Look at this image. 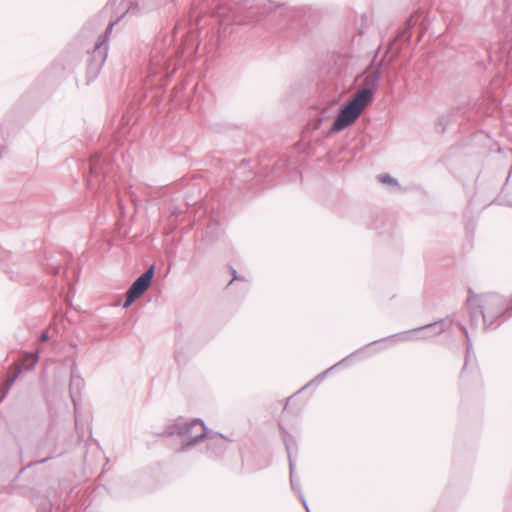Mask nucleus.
Instances as JSON below:
<instances>
[{
	"label": "nucleus",
	"mask_w": 512,
	"mask_h": 512,
	"mask_svg": "<svg viewBox=\"0 0 512 512\" xmlns=\"http://www.w3.org/2000/svg\"><path fill=\"white\" fill-rule=\"evenodd\" d=\"M460 329L462 330V332L464 333L465 338H466V356H465V363H464V368H463V371H464L468 365V362H469V359L471 356L472 342H471L467 328L463 325H460Z\"/></svg>",
	"instance_id": "9"
},
{
	"label": "nucleus",
	"mask_w": 512,
	"mask_h": 512,
	"mask_svg": "<svg viewBox=\"0 0 512 512\" xmlns=\"http://www.w3.org/2000/svg\"><path fill=\"white\" fill-rule=\"evenodd\" d=\"M368 95L366 92L356 93L338 113L331 127V132H339L353 124L363 109L369 104Z\"/></svg>",
	"instance_id": "2"
},
{
	"label": "nucleus",
	"mask_w": 512,
	"mask_h": 512,
	"mask_svg": "<svg viewBox=\"0 0 512 512\" xmlns=\"http://www.w3.org/2000/svg\"><path fill=\"white\" fill-rule=\"evenodd\" d=\"M347 360V358H344L342 359L340 362H338L336 365L332 366L331 368H329L328 370L324 371L322 374L318 375L317 378H322L324 377L331 369H333L334 367H336L337 365H340L342 364L343 362H345Z\"/></svg>",
	"instance_id": "18"
},
{
	"label": "nucleus",
	"mask_w": 512,
	"mask_h": 512,
	"mask_svg": "<svg viewBox=\"0 0 512 512\" xmlns=\"http://www.w3.org/2000/svg\"><path fill=\"white\" fill-rule=\"evenodd\" d=\"M300 499H301V502H302V504L304 505V507H305L306 511H307V512H311V511H310V509H309V507H308V505H307V502H306V500H305V498H304V495H303V494H300Z\"/></svg>",
	"instance_id": "23"
},
{
	"label": "nucleus",
	"mask_w": 512,
	"mask_h": 512,
	"mask_svg": "<svg viewBox=\"0 0 512 512\" xmlns=\"http://www.w3.org/2000/svg\"><path fill=\"white\" fill-rule=\"evenodd\" d=\"M114 22H110L105 32L100 35L94 45V48L89 53L87 64V75L89 80H93L99 74L102 66L104 65L108 55V40L112 32Z\"/></svg>",
	"instance_id": "4"
},
{
	"label": "nucleus",
	"mask_w": 512,
	"mask_h": 512,
	"mask_svg": "<svg viewBox=\"0 0 512 512\" xmlns=\"http://www.w3.org/2000/svg\"><path fill=\"white\" fill-rule=\"evenodd\" d=\"M379 181L384 184H390V185H398V181L390 176L389 174H383L379 176Z\"/></svg>",
	"instance_id": "14"
},
{
	"label": "nucleus",
	"mask_w": 512,
	"mask_h": 512,
	"mask_svg": "<svg viewBox=\"0 0 512 512\" xmlns=\"http://www.w3.org/2000/svg\"><path fill=\"white\" fill-rule=\"evenodd\" d=\"M90 171H91L92 174H97L98 173L97 161L94 158L91 160Z\"/></svg>",
	"instance_id": "17"
},
{
	"label": "nucleus",
	"mask_w": 512,
	"mask_h": 512,
	"mask_svg": "<svg viewBox=\"0 0 512 512\" xmlns=\"http://www.w3.org/2000/svg\"><path fill=\"white\" fill-rule=\"evenodd\" d=\"M284 442H285V447H286L287 454H288V459H289L290 483H291V487H294L295 463H294V461L292 459L291 448H290V443H289L288 439H285Z\"/></svg>",
	"instance_id": "11"
},
{
	"label": "nucleus",
	"mask_w": 512,
	"mask_h": 512,
	"mask_svg": "<svg viewBox=\"0 0 512 512\" xmlns=\"http://www.w3.org/2000/svg\"><path fill=\"white\" fill-rule=\"evenodd\" d=\"M310 384H311V382H309L307 385L303 386V388L300 391H302L303 389H306V387L309 386Z\"/></svg>",
	"instance_id": "27"
},
{
	"label": "nucleus",
	"mask_w": 512,
	"mask_h": 512,
	"mask_svg": "<svg viewBox=\"0 0 512 512\" xmlns=\"http://www.w3.org/2000/svg\"><path fill=\"white\" fill-rule=\"evenodd\" d=\"M175 359L178 363H182L185 361L183 354L180 353L179 351L175 353Z\"/></svg>",
	"instance_id": "19"
},
{
	"label": "nucleus",
	"mask_w": 512,
	"mask_h": 512,
	"mask_svg": "<svg viewBox=\"0 0 512 512\" xmlns=\"http://www.w3.org/2000/svg\"><path fill=\"white\" fill-rule=\"evenodd\" d=\"M168 0H135V4L137 6L145 7H156L163 3H166Z\"/></svg>",
	"instance_id": "13"
},
{
	"label": "nucleus",
	"mask_w": 512,
	"mask_h": 512,
	"mask_svg": "<svg viewBox=\"0 0 512 512\" xmlns=\"http://www.w3.org/2000/svg\"><path fill=\"white\" fill-rule=\"evenodd\" d=\"M380 78L381 72L379 70L369 72L363 79V87L356 93H368L369 103L372 102L374 99V93L378 88Z\"/></svg>",
	"instance_id": "6"
},
{
	"label": "nucleus",
	"mask_w": 512,
	"mask_h": 512,
	"mask_svg": "<svg viewBox=\"0 0 512 512\" xmlns=\"http://www.w3.org/2000/svg\"><path fill=\"white\" fill-rule=\"evenodd\" d=\"M268 0H257L256 3L249 4L246 6V15L243 16L244 10L242 8H231L228 7L226 3H222L218 6L216 10V15L220 21L221 25H224L229 22L231 19L237 23H248L256 19L260 15H264L270 11V8L267 7Z\"/></svg>",
	"instance_id": "1"
},
{
	"label": "nucleus",
	"mask_w": 512,
	"mask_h": 512,
	"mask_svg": "<svg viewBox=\"0 0 512 512\" xmlns=\"http://www.w3.org/2000/svg\"><path fill=\"white\" fill-rule=\"evenodd\" d=\"M15 378H16V376H14L12 379H10V381H9V383L7 384V387H6V389H5V392H4L3 397L8 393V391H9L10 387L12 386V384H13V382H14Z\"/></svg>",
	"instance_id": "21"
},
{
	"label": "nucleus",
	"mask_w": 512,
	"mask_h": 512,
	"mask_svg": "<svg viewBox=\"0 0 512 512\" xmlns=\"http://www.w3.org/2000/svg\"><path fill=\"white\" fill-rule=\"evenodd\" d=\"M233 275H234L233 279H238V277L236 276V270H233Z\"/></svg>",
	"instance_id": "26"
},
{
	"label": "nucleus",
	"mask_w": 512,
	"mask_h": 512,
	"mask_svg": "<svg viewBox=\"0 0 512 512\" xmlns=\"http://www.w3.org/2000/svg\"><path fill=\"white\" fill-rule=\"evenodd\" d=\"M445 329H446L445 323H444L443 320H441V321H437V322H434V323L426 324L424 326L418 327V328L413 329V330L408 331V332H402V333L393 335V336H391V338L398 337L401 340H407L409 338V334L413 333V332H419V331H422V330H433L435 334H440V333L444 332Z\"/></svg>",
	"instance_id": "7"
},
{
	"label": "nucleus",
	"mask_w": 512,
	"mask_h": 512,
	"mask_svg": "<svg viewBox=\"0 0 512 512\" xmlns=\"http://www.w3.org/2000/svg\"><path fill=\"white\" fill-rule=\"evenodd\" d=\"M49 335H48V332L47 331H44L42 332V334L40 335V341L44 342L48 339Z\"/></svg>",
	"instance_id": "24"
},
{
	"label": "nucleus",
	"mask_w": 512,
	"mask_h": 512,
	"mask_svg": "<svg viewBox=\"0 0 512 512\" xmlns=\"http://www.w3.org/2000/svg\"><path fill=\"white\" fill-rule=\"evenodd\" d=\"M51 457H46V458H43L42 460L38 461V462H35V464H38V463H45L47 462Z\"/></svg>",
	"instance_id": "25"
},
{
	"label": "nucleus",
	"mask_w": 512,
	"mask_h": 512,
	"mask_svg": "<svg viewBox=\"0 0 512 512\" xmlns=\"http://www.w3.org/2000/svg\"><path fill=\"white\" fill-rule=\"evenodd\" d=\"M206 431L207 428L201 419L186 421L183 418H179L167 428L166 433L168 435L186 436L188 442L184 447L188 448L203 439L206 436Z\"/></svg>",
	"instance_id": "3"
},
{
	"label": "nucleus",
	"mask_w": 512,
	"mask_h": 512,
	"mask_svg": "<svg viewBox=\"0 0 512 512\" xmlns=\"http://www.w3.org/2000/svg\"><path fill=\"white\" fill-rule=\"evenodd\" d=\"M172 55L171 51L164 52L162 49V46L156 45L150 55V61H149V77L156 76L160 74L161 72L165 71L169 67V59Z\"/></svg>",
	"instance_id": "5"
},
{
	"label": "nucleus",
	"mask_w": 512,
	"mask_h": 512,
	"mask_svg": "<svg viewBox=\"0 0 512 512\" xmlns=\"http://www.w3.org/2000/svg\"><path fill=\"white\" fill-rule=\"evenodd\" d=\"M154 275V267L151 266L140 277H138L129 288H148Z\"/></svg>",
	"instance_id": "8"
},
{
	"label": "nucleus",
	"mask_w": 512,
	"mask_h": 512,
	"mask_svg": "<svg viewBox=\"0 0 512 512\" xmlns=\"http://www.w3.org/2000/svg\"><path fill=\"white\" fill-rule=\"evenodd\" d=\"M300 499H301V502H302V504L304 505V507H305L306 511H307V512H311V511H310V509H309V507H308V505H307V502H306V500H305V498H304V495H303V494H300Z\"/></svg>",
	"instance_id": "22"
},
{
	"label": "nucleus",
	"mask_w": 512,
	"mask_h": 512,
	"mask_svg": "<svg viewBox=\"0 0 512 512\" xmlns=\"http://www.w3.org/2000/svg\"><path fill=\"white\" fill-rule=\"evenodd\" d=\"M146 290H127V297L123 304L124 308H128L136 299L144 294Z\"/></svg>",
	"instance_id": "10"
},
{
	"label": "nucleus",
	"mask_w": 512,
	"mask_h": 512,
	"mask_svg": "<svg viewBox=\"0 0 512 512\" xmlns=\"http://www.w3.org/2000/svg\"><path fill=\"white\" fill-rule=\"evenodd\" d=\"M507 67H508L509 73L512 76V47L510 48V50L508 52Z\"/></svg>",
	"instance_id": "16"
},
{
	"label": "nucleus",
	"mask_w": 512,
	"mask_h": 512,
	"mask_svg": "<svg viewBox=\"0 0 512 512\" xmlns=\"http://www.w3.org/2000/svg\"><path fill=\"white\" fill-rule=\"evenodd\" d=\"M46 261V264H44L46 268L49 269L50 272L54 274L58 273L61 264L56 259V256L51 254L49 257H47Z\"/></svg>",
	"instance_id": "12"
},
{
	"label": "nucleus",
	"mask_w": 512,
	"mask_h": 512,
	"mask_svg": "<svg viewBox=\"0 0 512 512\" xmlns=\"http://www.w3.org/2000/svg\"><path fill=\"white\" fill-rule=\"evenodd\" d=\"M28 357L31 359L30 364L28 365V368H33L36 363L38 362V355L37 354H29Z\"/></svg>",
	"instance_id": "15"
},
{
	"label": "nucleus",
	"mask_w": 512,
	"mask_h": 512,
	"mask_svg": "<svg viewBox=\"0 0 512 512\" xmlns=\"http://www.w3.org/2000/svg\"><path fill=\"white\" fill-rule=\"evenodd\" d=\"M293 490L298 491L299 495L302 494L300 490V483L299 480L294 477V487H292Z\"/></svg>",
	"instance_id": "20"
}]
</instances>
